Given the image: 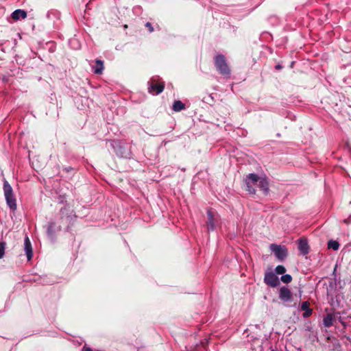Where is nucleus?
I'll use <instances>...</instances> for the list:
<instances>
[{"label":"nucleus","instance_id":"nucleus-1","mask_svg":"<svg viewBox=\"0 0 351 351\" xmlns=\"http://www.w3.org/2000/svg\"><path fill=\"white\" fill-rule=\"evenodd\" d=\"M245 184L247 191L251 194H255L256 189L254 185H256L260 189L264 191L265 194H267L269 191V182L266 177H259L256 173H250L245 179Z\"/></svg>","mask_w":351,"mask_h":351},{"label":"nucleus","instance_id":"nucleus-2","mask_svg":"<svg viewBox=\"0 0 351 351\" xmlns=\"http://www.w3.org/2000/svg\"><path fill=\"white\" fill-rule=\"evenodd\" d=\"M214 64L219 73L225 77H230V69L226 58L223 54H218L214 58Z\"/></svg>","mask_w":351,"mask_h":351},{"label":"nucleus","instance_id":"nucleus-3","mask_svg":"<svg viewBox=\"0 0 351 351\" xmlns=\"http://www.w3.org/2000/svg\"><path fill=\"white\" fill-rule=\"evenodd\" d=\"M3 193L7 205L12 210H16L17 208L16 199L13 189L7 180L3 182Z\"/></svg>","mask_w":351,"mask_h":351},{"label":"nucleus","instance_id":"nucleus-4","mask_svg":"<svg viewBox=\"0 0 351 351\" xmlns=\"http://www.w3.org/2000/svg\"><path fill=\"white\" fill-rule=\"evenodd\" d=\"M165 88V82L156 77H152L148 82V92L152 95L161 93Z\"/></svg>","mask_w":351,"mask_h":351},{"label":"nucleus","instance_id":"nucleus-5","mask_svg":"<svg viewBox=\"0 0 351 351\" xmlns=\"http://www.w3.org/2000/svg\"><path fill=\"white\" fill-rule=\"evenodd\" d=\"M270 250L280 261H283L287 256V249L284 245L272 243L270 245Z\"/></svg>","mask_w":351,"mask_h":351},{"label":"nucleus","instance_id":"nucleus-6","mask_svg":"<svg viewBox=\"0 0 351 351\" xmlns=\"http://www.w3.org/2000/svg\"><path fill=\"white\" fill-rule=\"evenodd\" d=\"M264 282L266 285L271 287H276L280 285V281L278 276L272 271L265 273Z\"/></svg>","mask_w":351,"mask_h":351},{"label":"nucleus","instance_id":"nucleus-7","mask_svg":"<svg viewBox=\"0 0 351 351\" xmlns=\"http://www.w3.org/2000/svg\"><path fill=\"white\" fill-rule=\"evenodd\" d=\"M279 298L284 302H289L292 298V293L287 287H282L279 290Z\"/></svg>","mask_w":351,"mask_h":351},{"label":"nucleus","instance_id":"nucleus-8","mask_svg":"<svg viewBox=\"0 0 351 351\" xmlns=\"http://www.w3.org/2000/svg\"><path fill=\"white\" fill-rule=\"evenodd\" d=\"M24 250L27 260L30 261L33 257V250L31 241L27 235H26L24 239Z\"/></svg>","mask_w":351,"mask_h":351},{"label":"nucleus","instance_id":"nucleus-9","mask_svg":"<svg viewBox=\"0 0 351 351\" xmlns=\"http://www.w3.org/2000/svg\"><path fill=\"white\" fill-rule=\"evenodd\" d=\"M298 249L303 255L308 253L309 246L306 239H300L298 240Z\"/></svg>","mask_w":351,"mask_h":351},{"label":"nucleus","instance_id":"nucleus-10","mask_svg":"<svg viewBox=\"0 0 351 351\" xmlns=\"http://www.w3.org/2000/svg\"><path fill=\"white\" fill-rule=\"evenodd\" d=\"M12 19L14 21H18L21 19H25L27 17V12L23 10H21V9H18V10H14L12 13Z\"/></svg>","mask_w":351,"mask_h":351},{"label":"nucleus","instance_id":"nucleus-11","mask_svg":"<svg viewBox=\"0 0 351 351\" xmlns=\"http://www.w3.org/2000/svg\"><path fill=\"white\" fill-rule=\"evenodd\" d=\"M104 69V62L101 60H95V66L93 67V71L95 74H101Z\"/></svg>","mask_w":351,"mask_h":351},{"label":"nucleus","instance_id":"nucleus-12","mask_svg":"<svg viewBox=\"0 0 351 351\" xmlns=\"http://www.w3.org/2000/svg\"><path fill=\"white\" fill-rule=\"evenodd\" d=\"M301 310L304 311L303 313L304 317H308L311 315L313 311L309 308V302H303L301 304Z\"/></svg>","mask_w":351,"mask_h":351},{"label":"nucleus","instance_id":"nucleus-13","mask_svg":"<svg viewBox=\"0 0 351 351\" xmlns=\"http://www.w3.org/2000/svg\"><path fill=\"white\" fill-rule=\"evenodd\" d=\"M334 320V315L331 313H328L323 319V324L325 327L329 328L332 326Z\"/></svg>","mask_w":351,"mask_h":351},{"label":"nucleus","instance_id":"nucleus-14","mask_svg":"<svg viewBox=\"0 0 351 351\" xmlns=\"http://www.w3.org/2000/svg\"><path fill=\"white\" fill-rule=\"evenodd\" d=\"M208 214V222H207V228L208 230H213L215 229V223L213 220V215L211 211L208 210L207 212Z\"/></svg>","mask_w":351,"mask_h":351},{"label":"nucleus","instance_id":"nucleus-15","mask_svg":"<svg viewBox=\"0 0 351 351\" xmlns=\"http://www.w3.org/2000/svg\"><path fill=\"white\" fill-rule=\"evenodd\" d=\"M185 104L182 101L177 100L174 101L172 109L175 112H180L185 109Z\"/></svg>","mask_w":351,"mask_h":351},{"label":"nucleus","instance_id":"nucleus-16","mask_svg":"<svg viewBox=\"0 0 351 351\" xmlns=\"http://www.w3.org/2000/svg\"><path fill=\"white\" fill-rule=\"evenodd\" d=\"M251 349L253 351H256L258 349H260L259 351H262L263 350V348H262V340L260 339H256L254 341V343L252 344V347Z\"/></svg>","mask_w":351,"mask_h":351},{"label":"nucleus","instance_id":"nucleus-17","mask_svg":"<svg viewBox=\"0 0 351 351\" xmlns=\"http://www.w3.org/2000/svg\"><path fill=\"white\" fill-rule=\"evenodd\" d=\"M328 248L337 251L339 248V243L337 241L330 240L328 242Z\"/></svg>","mask_w":351,"mask_h":351},{"label":"nucleus","instance_id":"nucleus-18","mask_svg":"<svg viewBox=\"0 0 351 351\" xmlns=\"http://www.w3.org/2000/svg\"><path fill=\"white\" fill-rule=\"evenodd\" d=\"M54 228H55V223L53 222H51L48 224L47 227V234L50 237H53L54 233Z\"/></svg>","mask_w":351,"mask_h":351},{"label":"nucleus","instance_id":"nucleus-19","mask_svg":"<svg viewBox=\"0 0 351 351\" xmlns=\"http://www.w3.org/2000/svg\"><path fill=\"white\" fill-rule=\"evenodd\" d=\"M280 280L286 284L290 283L292 280V277L289 274L282 275L280 278Z\"/></svg>","mask_w":351,"mask_h":351},{"label":"nucleus","instance_id":"nucleus-20","mask_svg":"<svg viewBox=\"0 0 351 351\" xmlns=\"http://www.w3.org/2000/svg\"><path fill=\"white\" fill-rule=\"evenodd\" d=\"M275 271L277 274H284L286 272V269L283 265H278L275 269Z\"/></svg>","mask_w":351,"mask_h":351},{"label":"nucleus","instance_id":"nucleus-21","mask_svg":"<svg viewBox=\"0 0 351 351\" xmlns=\"http://www.w3.org/2000/svg\"><path fill=\"white\" fill-rule=\"evenodd\" d=\"M5 245V243H0V258H1L4 255Z\"/></svg>","mask_w":351,"mask_h":351},{"label":"nucleus","instance_id":"nucleus-22","mask_svg":"<svg viewBox=\"0 0 351 351\" xmlns=\"http://www.w3.org/2000/svg\"><path fill=\"white\" fill-rule=\"evenodd\" d=\"M145 27L148 29V31L149 33H152L154 31L152 24L149 22H147L145 23Z\"/></svg>","mask_w":351,"mask_h":351},{"label":"nucleus","instance_id":"nucleus-23","mask_svg":"<svg viewBox=\"0 0 351 351\" xmlns=\"http://www.w3.org/2000/svg\"><path fill=\"white\" fill-rule=\"evenodd\" d=\"M82 351H92L91 348L84 344L82 347Z\"/></svg>","mask_w":351,"mask_h":351},{"label":"nucleus","instance_id":"nucleus-24","mask_svg":"<svg viewBox=\"0 0 351 351\" xmlns=\"http://www.w3.org/2000/svg\"><path fill=\"white\" fill-rule=\"evenodd\" d=\"M276 69L277 70H279V69H282V66L280 64H277L276 66H275Z\"/></svg>","mask_w":351,"mask_h":351},{"label":"nucleus","instance_id":"nucleus-25","mask_svg":"<svg viewBox=\"0 0 351 351\" xmlns=\"http://www.w3.org/2000/svg\"><path fill=\"white\" fill-rule=\"evenodd\" d=\"M77 341L79 345H82L83 343V341L82 339H80V341H79L78 340Z\"/></svg>","mask_w":351,"mask_h":351},{"label":"nucleus","instance_id":"nucleus-26","mask_svg":"<svg viewBox=\"0 0 351 351\" xmlns=\"http://www.w3.org/2000/svg\"><path fill=\"white\" fill-rule=\"evenodd\" d=\"M344 222L348 223V219H345Z\"/></svg>","mask_w":351,"mask_h":351}]
</instances>
